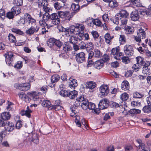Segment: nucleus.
<instances>
[{"instance_id": "nucleus-1", "label": "nucleus", "mask_w": 151, "mask_h": 151, "mask_svg": "<svg viewBox=\"0 0 151 151\" xmlns=\"http://www.w3.org/2000/svg\"><path fill=\"white\" fill-rule=\"evenodd\" d=\"M85 27L82 24L76 23V41L78 40H82L84 37L85 40H88L89 39V35L88 33L84 34Z\"/></svg>"}, {"instance_id": "nucleus-2", "label": "nucleus", "mask_w": 151, "mask_h": 151, "mask_svg": "<svg viewBox=\"0 0 151 151\" xmlns=\"http://www.w3.org/2000/svg\"><path fill=\"white\" fill-rule=\"evenodd\" d=\"M89 103L88 100L85 98L83 96H80L76 99V107L81 105L83 110L88 109Z\"/></svg>"}, {"instance_id": "nucleus-3", "label": "nucleus", "mask_w": 151, "mask_h": 151, "mask_svg": "<svg viewBox=\"0 0 151 151\" xmlns=\"http://www.w3.org/2000/svg\"><path fill=\"white\" fill-rule=\"evenodd\" d=\"M50 20L49 22H51L52 24H49V26L51 27L53 25H56L59 24L60 22V19L58 17V14L57 13L52 14L50 15Z\"/></svg>"}, {"instance_id": "nucleus-4", "label": "nucleus", "mask_w": 151, "mask_h": 151, "mask_svg": "<svg viewBox=\"0 0 151 151\" xmlns=\"http://www.w3.org/2000/svg\"><path fill=\"white\" fill-rule=\"evenodd\" d=\"M14 86L16 88L21 91H26L30 88V85L29 83H16L14 84Z\"/></svg>"}, {"instance_id": "nucleus-5", "label": "nucleus", "mask_w": 151, "mask_h": 151, "mask_svg": "<svg viewBox=\"0 0 151 151\" xmlns=\"http://www.w3.org/2000/svg\"><path fill=\"white\" fill-rule=\"evenodd\" d=\"M142 29V28L139 29L137 32V36L135 37V40L138 42H140L141 41V39H143L145 38L146 36V34L145 31L147 29V28Z\"/></svg>"}, {"instance_id": "nucleus-6", "label": "nucleus", "mask_w": 151, "mask_h": 151, "mask_svg": "<svg viewBox=\"0 0 151 151\" xmlns=\"http://www.w3.org/2000/svg\"><path fill=\"white\" fill-rule=\"evenodd\" d=\"M123 53L119 52V49L115 47L113 48L111 53V55L114 56V58L117 60H120L121 56L122 55Z\"/></svg>"}, {"instance_id": "nucleus-7", "label": "nucleus", "mask_w": 151, "mask_h": 151, "mask_svg": "<svg viewBox=\"0 0 151 151\" xmlns=\"http://www.w3.org/2000/svg\"><path fill=\"white\" fill-rule=\"evenodd\" d=\"M123 50L125 54L128 56H132L133 55V48L131 45H126L124 47Z\"/></svg>"}, {"instance_id": "nucleus-8", "label": "nucleus", "mask_w": 151, "mask_h": 151, "mask_svg": "<svg viewBox=\"0 0 151 151\" xmlns=\"http://www.w3.org/2000/svg\"><path fill=\"white\" fill-rule=\"evenodd\" d=\"M39 29V26L36 24L32 25L30 28L26 31V34L32 35L35 33L37 32Z\"/></svg>"}, {"instance_id": "nucleus-9", "label": "nucleus", "mask_w": 151, "mask_h": 151, "mask_svg": "<svg viewBox=\"0 0 151 151\" xmlns=\"http://www.w3.org/2000/svg\"><path fill=\"white\" fill-rule=\"evenodd\" d=\"M99 90L101 94V97L107 96L109 92V88L107 86L105 85L101 86L99 88Z\"/></svg>"}, {"instance_id": "nucleus-10", "label": "nucleus", "mask_w": 151, "mask_h": 151, "mask_svg": "<svg viewBox=\"0 0 151 151\" xmlns=\"http://www.w3.org/2000/svg\"><path fill=\"white\" fill-rule=\"evenodd\" d=\"M24 18L28 22V24H31L32 25L36 24V20L33 18L28 13H25L24 14Z\"/></svg>"}, {"instance_id": "nucleus-11", "label": "nucleus", "mask_w": 151, "mask_h": 151, "mask_svg": "<svg viewBox=\"0 0 151 151\" xmlns=\"http://www.w3.org/2000/svg\"><path fill=\"white\" fill-rule=\"evenodd\" d=\"M150 62L149 61H146V63L142 66V73L144 74H147L150 73L151 67H149Z\"/></svg>"}, {"instance_id": "nucleus-12", "label": "nucleus", "mask_w": 151, "mask_h": 151, "mask_svg": "<svg viewBox=\"0 0 151 151\" xmlns=\"http://www.w3.org/2000/svg\"><path fill=\"white\" fill-rule=\"evenodd\" d=\"M85 54L83 52L76 54V61L78 63H83L85 60Z\"/></svg>"}, {"instance_id": "nucleus-13", "label": "nucleus", "mask_w": 151, "mask_h": 151, "mask_svg": "<svg viewBox=\"0 0 151 151\" xmlns=\"http://www.w3.org/2000/svg\"><path fill=\"white\" fill-rule=\"evenodd\" d=\"M39 92L37 91H32L28 92L27 94L32 97L33 101H37L40 99L39 95Z\"/></svg>"}, {"instance_id": "nucleus-14", "label": "nucleus", "mask_w": 151, "mask_h": 151, "mask_svg": "<svg viewBox=\"0 0 151 151\" xmlns=\"http://www.w3.org/2000/svg\"><path fill=\"white\" fill-rule=\"evenodd\" d=\"M82 40H78L76 41V51L79 49H85L86 48V44Z\"/></svg>"}, {"instance_id": "nucleus-15", "label": "nucleus", "mask_w": 151, "mask_h": 151, "mask_svg": "<svg viewBox=\"0 0 151 151\" xmlns=\"http://www.w3.org/2000/svg\"><path fill=\"white\" fill-rule=\"evenodd\" d=\"M107 100L104 99L101 100L98 104L99 108L100 109L103 110L106 109L108 106L107 103Z\"/></svg>"}, {"instance_id": "nucleus-16", "label": "nucleus", "mask_w": 151, "mask_h": 151, "mask_svg": "<svg viewBox=\"0 0 151 151\" xmlns=\"http://www.w3.org/2000/svg\"><path fill=\"white\" fill-rule=\"evenodd\" d=\"M130 17L132 20L135 21L139 19V16L138 11L136 10L132 11L130 15Z\"/></svg>"}, {"instance_id": "nucleus-17", "label": "nucleus", "mask_w": 151, "mask_h": 151, "mask_svg": "<svg viewBox=\"0 0 151 151\" xmlns=\"http://www.w3.org/2000/svg\"><path fill=\"white\" fill-rule=\"evenodd\" d=\"M140 112V110L139 109H131L129 111H127L126 115L133 116L135 114H139Z\"/></svg>"}, {"instance_id": "nucleus-18", "label": "nucleus", "mask_w": 151, "mask_h": 151, "mask_svg": "<svg viewBox=\"0 0 151 151\" xmlns=\"http://www.w3.org/2000/svg\"><path fill=\"white\" fill-rule=\"evenodd\" d=\"M104 63L103 60H98L95 61L93 64V67L98 69H100L104 65Z\"/></svg>"}, {"instance_id": "nucleus-19", "label": "nucleus", "mask_w": 151, "mask_h": 151, "mask_svg": "<svg viewBox=\"0 0 151 151\" xmlns=\"http://www.w3.org/2000/svg\"><path fill=\"white\" fill-rule=\"evenodd\" d=\"M42 106L45 107L47 108L49 110L52 109V106L51 102L48 100H44L42 103Z\"/></svg>"}, {"instance_id": "nucleus-20", "label": "nucleus", "mask_w": 151, "mask_h": 151, "mask_svg": "<svg viewBox=\"0 0 151 151\" xmlns=\"http://www.w3.org/2000/svg\"><path fill=\"white\" fill-rule=\"evenodd\" d=\"M121 88L122 90L127 91L129 88V82L127 81H124L122 83Z\"/></svg>"}, {"instance_id": "nucleus-21", "label": "nucleus", "mask_w": 151, "mask_h": 151, "mask_svg": "<svg viewBox=\"0 0 151 151\" xmlns=\"http://www.w3.org/2000/svg\"><path fill=\"white\" fill-rule=\"evenodd\" d=\"M5 126V131L6 132L12 131L14 129V124L12 122H8Z\"/></svg>"}, {"instance_id": "nucleus-22", "label": "nucleus", "mask_w": 151, "mask_h": 151, "mask_svg": "<svg viewBox=\"0 0 151 151\" xmlns=\"http://www.w3.org/2000/svg\"><path fill=\"white\" fill-rule=\"evenodd\" d=\"M117 14L119 19L127 18L129 15V14L125 10H121L119 13H118Z\"/></svg>"}, {"instance_id": "nucleus-23", "label": "nucleus", "mask_w": 151, "mask_h": 151, "mask_svg": "<svg viewBox=\"0 0 151 151\" xmlns=\"http://www.w3.org/2000/svg\"><path fill=\"white\" fill-rule=\"evenodd\" d=\"M136 141L139 144L138 146V149L139 151H143L145 149L146 145L144 143L142 142L141 139H137L136 140Z\"/></svg>"}, {"instance_id": "nucleus-24", "label": "nucleus", "mask_w": 151, "mask_h": 151, "mask_svg": "<svg viewBox=\"0 0 151 151\" xmlns=\"http://www.w3.org/2000/svg\"><path fill=\"white\" fill-rule=\"evenodd\" d=\"M139 11L140 14L143 15L148 14L149 13H151V4L149 6L148 11L145 9L141 8L139 9Z\"/></svg>"}, {"instance_id": "nucleus-25", "label": "nucleus", "mask_w": 151, "mask_h": 151, "mask_svg": "<svg viewBox=\"0 0 151 151\" xmlns=\"http://www.w3.org/2000/svg\"><path fill=\"white\" fill-rule=\"evenodd\" d=\"M136 59L137 65H139L141 66L144 65L146 63L144 59L141 57H137L136 58Z\"/></svg>"}, {"instance_id": "nucleus-26", "label": "nucleus", "mask_w": 151, "mask_h": 151, "mask_svg": "<svg viewBox=\"0 0 151 151\" xmlns=\"http://www.w3.org/2000/svg\"><path fill=\"white\" fill-rule=\"evenodd\" d=\"M124 31L126 34H131L134 32V28L131 26H125L124 27Z\"/></svg>"}, {"instance_id": "nucleus-27", "label": "nucleus", "mask_w": 151, "mask_h": 151, "mask_svg": "<svg viewBox=\"0 0 151 151\" xmlns=\"http://www.w3.org/2000/svg\"><path fill=\"white\" fill-rule=\"evenodd\" d=\"M28 106L27 107V110L26 111L22 110L21 111V114L22 115H25L28 118H30L31 116L30 113L32 112V111L29 109Z\"/></svg>"}, {"instance_id": "nucleus-28", "label": "nucleus", "mask_w": 151, "mask_h": 151, "mask_svg": "<svg viewBox=\"0 0 151 151\" xmlns=\"http://www.w3.org/2000/svg\"><path fill=\"white\" fill-rule=\"evenodd\" d=\"M32 141L34 143L37 144L39 143L38 136L37 133H32Z\"/></svg>"}, {"instance_id": "nucleus-29", "label": "nucleus", "mask_w": 151, "mask_h": 151, "mask_svg": "<svg viewBox=\"0 0 151 151\" xmlns=\"http://www.w3.org/2000/svg\"><path fill=\"white\" fill-rule=\"evenodd\" d=\"M11 11L13 12L14 15H17L21 13V9L18 6L13 7Z\"/></svg>"}, {"instance_id": "nucleus-30", "label": "nucleus", "mask_w": 151, "mask_h": 151, "mask_svg": "<svg viewBox=\"0 0 151 151\" xmlns=\"http://www.w3.org/2000/svg\"><path fill=\"white\" fill-rule=\"evenodd\" d=\"M1 118L3 120H5L9 119L10 115L9 112H4L1 114Z\"/></svg>"}, {"instance_id": "nucleus-31", "label": "nucleus", "mask_w": 151, "mask_h": 151, "mask_svg": "<svg viewBox=\"0 0 151 151\" xmlns=\"http://www.w3.org/2000/svg\"><path fill=\"white\" fill-rule=\"evenodd\" d=\"M86 86L89 89H93L95 87L96 83L95 82L93 81H89L86 83Z\"/></svg>"}, {"instance_id": "nucleus-32", "label": "nucleus", "mask_w": 151, "mask_h": 151, "mask_svg": "<svg viewBox=\"0 0 151 151\" xmlns=\"http://www.w3.org/2000/svg\"><path fill=\"white\" fill-rule=\"evenodd\" d=\"M5 55L6 59H8L10 60H13L14 59V55L13 53L12 52H8Z\"/></svg>"}, {"instance_id": "nucleus-33", "label": "nucleus", "mask_w": 151, "mask_h": 151, "mask_svg": "<svg viewBox=\"0 0 151 151\" xmlns=\"http://www.w3.org/2000/svg\"><path fill=\"white\" fill-rule=\"evenodd\" d=\"M38 4L39 7L45 6L48 5V3L46 0H38Z\"/></svg>"}, {"instance_id": "nucleus-34", "label": "nucleus", "mask_w": 151, "mask_h": 151, "mask_svg": "<svg viewBox=\"0 0 151 151\" xmlns=\"http://www.w3.org/2000/svg\"><path fill=\"white\" fill-rule=\"evenodd\" d=\"M110 20L114 24H119V21H120V19L118 15L117 14L114 17L111 18Z\"/></svg>"}, {"instance_id": "nucleus-35", "label": "nucleus", "mask_w": 151, "mask_h": 151, "mask_svg": "<svg viewBox=\"0 0 151 151\" xmlns=\"http://www.w3.org/2000/svg\"><path fill=\"white\" fill-rule=\"evenodd\" d=\"M130 1L134 6L141 7L142 6V4L140 2V0H130Z\"/></svg>"}, {"instance_id": "nucleus-36", "label": "nucleus", "mask_w": 151, "mask_h": 151, "mask_svg": "<svg viewBox=\"0 0 151 151\" xmlns=\"http://www.w3.org/2000/svg\"><path fill=\"white\" fill-rule=\"evenodd\" d=\"M60 77L58 75L55 74L53 75L51 77V81L52 82L54 83L57 82L59 80Z\"/></svg>"}, {"instance_id": "nucleus-37", "label": "nucleus", "mask_w": 151, "mask_h": 151, "mask_svg": "<svg viewBox=\"0 0 151 151\" xmlns=\"http://www.w3.org/2000/svg\"><path fill=\"white\" fill-rule=\"evenodd\" d=\"M69 80L70 81V87L72 89H75L76 86V85H75L76 81L75 79H73L72 78V77H70L69 78Z\"/></svg>"}, {"instance_id": "nucleus-38", "label": "nucleus", "mask_w": 151, "mask_h": 151, "mask_svg": "<svg viewBox=\"0 0 151 151\" xmlns=\"http://www.w3.org/2000/svg\"><path fill=\"white\" fill-rule=\"evenodd\" d=\"M120 99L124 101V103H125V101H126L129 98L128 94L125 93H122L120 96Z\"/></svg>"}, {"instance_id": "nucleus-39", "label": "nucleus", "mask_w": 151, "mask_h": 151, "mask_svg": "<svg viewBox=\"0 0 151 151\" xmlns=\"http://www.w3.org/2000/svg\"><path fill=\"white\" fill-rule=\"evenodd\" d=\"M109 6L111 8L116 7L117 6V3L115 0H111L108 2Z\"/></svg>"}, {"instance_id": "nucleus-40", "label": "nucleus", "mask_w": 151, "mask_h": 151, "mask_svg": "<svg viewBox=\"0 0 151 151\" xmlns=\"http://www.w3.org/2000/svg\"><path fill=\"white\" fill-rule=\"evenodd\" d=\"M70 42L73 45L74 50L76 51V37L74 36H71L70 40Z\"/></svg>"}, {"instance_id": "nucleus-41", "label": "nucleus", "mask_w": 151, "mask_h": 151, "mask_svg": "<svg viewBox=\"0 0 151 151\" xmlns=\"http://www.w3.org/2000/svg\"><path fill=\"white\" fill-rule=\"evenodd\" d=\"M76 27L74 25H71L68 28V34H74L75 32Z\"/></svg>"}, {"instance_id": "nucleus-42", "label": "nucleus", "mask_w": 151, "mask_h": 151, "mask_svg": "<svg viewBox=\"0 0 151 151\" xmlns=\"http://www.w3.org/2000/svg\"><path fill=\"white\" fill-rule=\"evenodd\" d=\"M94 19L92 18L89 17L88 18L86 21V22L89 26H91L93 24Z\"/></svg>"}, {"instance_id": "nucleus-43", "label": "nucleus", "mask_w": 151, "mask_h": 151, "mask_svg": "<svg viewBox=\"0 0 151 151\" xmlns=\"http://www.w3.org/2000/svg\"><path fill=\"white\" fill-rule=\"evenodd\" d=\"M95 108L96 106L94 104L91 102H89L88 109L89 110H94V112H95V113H97V112L96 111Z\"/></svg>"}, {"instance_id": "nucleus-44", "label": "nucleus", "mask_w": 151, "mask_h": 151, "mask_svg": "<svg viewBox=\"0 0 151 151\" xmlns=\"http://www.w3.org/2000/svg\"><path fill=\"white\" fill-rule=\"evenodd\" d=\"M12 31L13 32L20 35H23L24 34L22 31H21L20 29L15 28L12 29Z\"/></svg>"}, {"instance_id": "nucleus-45", "label": "nucleus", "mask_w": 151, "mask_h": 151, "mask_svg": "<svg viewBox=\"0 0 151 151\" xmlns=\"http://www.w3.org/2000/svg\"><path fill=\"white\" fill-rule=\"evenodd\" d=\"M142 110L144 113H149L151 112V107L149 105L145 106L143 108Z\"/></svg>"}, {"instance_id": "nucleus-46", "label": "nucleus", "mask_w": 151, "mask_h": 151, "mask_svg": "<svg viewBox=\"0 0 151 151\" xmlns=\"http://www.w3.org/2000/svg\"><path fill=\"white\" fill-rule=\"evenodd\" d=\"M73 15H74V14H73V13L71 14L68 12L66 11L64 18L66 20H70Z\"/></svg>"}, {"instance_id": "nucleus-47", "label": "nucleus", "mask_w": 151, "mask_h": 151, "mask_svg": "<svg viewBox=\"0 0 151 151\" xmlns=\"http://www.w3.org/2000/svg\"><path fill=\"white\" fill-rule=\"evenodd\" d=\"M93 52L94 54V56L96 58H99L101 57L102 55V54L100 51L98 49H95L94 50V52Z\"/></svg>"}, {"instance_id": "nucleus-48", "label": "nucleus", "mask_w": 151, "mask_h": 151, "mask_svg": "<svg viewBox=\"0 0 151 151\" xmlns=\"http://www.w3.org/2000/svg\"><path fill=\"white\" fill-rule=\"evenodd\" d=\"M9 41L12 42L14 43L16 41V39L15 37L12 34H9L8 36Z\"/></svg>"}, {"instance_id": "nucleus-49", "label": "nucleus", "mask_w": 151, "mask_h": 151, "mask_svg": "<svg viewBox=\"0 0 151 151\" xmlns=\"http://www.w3.org/2000/svg\"><path fill=\"white\" fill-rule=\"evenodd\" d=\"M121 60H122V61L124 63L127 64L128 63L130 62L129 58L128 56H121Z\"/></svg>"}, {"instance_id": "nucleus-50", "label": "nucleus", "mask_w": 151, "mask_h": 151, "mask_svg": "<svg viewBox=\"0 0 151 151\" xmlns=\"http://www.w3.org/2000/svg\"><path fill=\"white\" fill-rule=\"evenodd\" d=\"M86 49L87 50H88L90 51V50H92L93 48V43L91 42H89L87 43L86 45Z\"/></svg>"}, {"instance_id": "nucleus-51", "label": "nucleus", "mask_w": 151, "mask_h": 151, "mask_svg": "<svg viewBox=\"0 0 151 151\" xmlns=\"http://www.w3.org/2000/svg\"><path fill=\"white\" fill-rule=\"evenodd\" d=\"M55 39L54 38H51L49 39L47 42V44L48 46L51 47L54 45L55 41Z\"/></svg>"}, {"instance_id": "nucleus-52", "label": "nucleus", "mask_w": 151, "mask_h": 151, "mask_svg": "<svg viewBox=\"0 0 151 151\" xmlns=\"http://www.w3.org/2000/svg\"><path fill=\"white\" fill-rule=\"evenodd\" d=\"M59 94L63 97L68 96L69 92L65 90H61L59 92Z\"/></svg>"}, {"instance_id": "nucleus-53", "label": "nucleus", "mask_w": 151, "mask_h": 151, "mask_svg": "<svg viewBox=\"0 0 151 151\" xmlns=\"http://www.w3.org/2000/svg\"><path fill=\"white\" fill-rule=\"evenodd\" d=\"M119 41L121 44H124L126 42L125 36L123 35H120L119 38Z\"/></svg>"}, {"instance_id": "nucleus-54", "label": "nucleus", "mask_w": 151, "mask_h": 151, "mask_svg": "<svg viewBox=\"0 0 151 151\" xmlns=\"http://www.w3.org/2000/svg\"><path fill=\"white\" fill-rule=\"evenodd\" d=\"M91 34L95 40L99 37V35L98 32L96 31H93L91 32Z\"/></svg>"}, {"instance_id": "nucleus-55", "label": "nucleus", "mask_w": 151, "mask_h": 151, "mask_svg": "<svg viewBox=\"0 0 151 151\" xmlns=\"http://www.w3.org/2000/svg\"><path fill=\"white\" fill-rule=\"evenodd\" d=\"M14 4L18 6H21L22 4V0H14L13 1Z\"/></svg>"}, {"instance_id": "nucleus-56", "label": "nucleus", "mask_w": 151, "mask_h": 151, "mask_svg": "<svg viewBox=\"0 0 151 151\" xmlns=\"http://www.w3.org/2000/svg\"><path fill=\"white\" fill-rule=\"evenodd\" d=\"M143 96V95L139 92H135L133 94V97L135 98H141Z\"/></svg>"}, {"instance_id": "nucleus-57", "label": "nucleus", "mask_w": 151, "mask_h": 151, "mask_svg": "<svg viewBox=\"0 0 151 151\" xmlns=\"http://www.w3.org/2000/svg\"><path fill=\"white\" fill-rule=\"evenodd\" d=\"M68 96L71 99H73L76 97V91L75 90L69 92Z\"/></svg>"}, {"instance_id": "nucleus-58", "label": "nucleus", "mask_w": 151, "mask_h": 151, "mask_svg": "<svg viewBox=\"0 0 151 151\" xmlns=\"http://www.w3.org/2000/svg\"><path fill=\"white\" fill-rule=\"evenodd\" d=\"M50 18V15L47 12H45L43 14L42 19L44 21L48 20Z\"/></svg>"}, {"instance_id": "nucleus-59", "label": "nucleus", "mask_w": 151, "mask_h": 151, "mask_svg": "<svg viewBox=\"0 0 151 151\" xmlns=\"http://www.w3.org/2000/svg\"><path fill=\"white\" fill-rule=\"evenodd\" d=\"M93 24L97 26L100 27L101 24V22L99 19H94Z\"/></svg>"}, {"instance_id": "nucleus-60", "label": "nucleus", "mask_w": 151, "mask_h": 151, "mask_svg": "<svg viewBox=\"0 0 151 151\" xmlns=\"http://www.w3.org/2000/svg\"><path fill=\"white\" fill-rule=\"evenodd\" d=\"M5 17V12L4 9H0V17L2 19H4Z\"/></svg>"}, {"instance_id": "nucleus-61", "label": "nucleus", "mask_w": 151, "mask_h": 151, "mask_svg": "<svg viewBox=\"0 0 151 151\" xmlns=\"http://www.w3.org/2000/svg\"><path fill=\"white\" fill-rule=\"evenodd\" d=\"M63 109V107L59 104L52 106V109H54L56 111L61 110Z\"/></svg>"}, {"instance_id": "nucleus-62", "label": "nucleus", "mask_w": 151, "mask_h": 151, "mask_svg": "<svg viewBox=\"0 0 151 151\" xmlns=\"http://www.w3.org/2000/svg\"><path fill=\"white\" fill-rule=\"evenodd\" d=\"M22 66V61H18L17 62V63L14 66L15 68L17 69H20L21 68Z\"/></svg>"}, {"instance_id": "nucleus-63", "label": "nucleus", "mask_w": 151, "mask_h": 151, "mask_svg": "<svg viewBox=\"0 0 151 151\" xmlns=\"http://www.w3.org/2000/svg\"><path fill=\"white\" fill-rule=\"evenodd\" d=\"M109 59V56L106 55L104 54L103 55V58L102 59V60H103V62H106L108 61Z\"/></svg>"}, {"instance_id": "nucleus-64", "label": "nucleus", "mask_w": 151, "mask_h": 151, "mask_svg": "<svg viewBox=\"0 0 151 151\" xmlns=\"http://www.w3.org/2000/svg\"><path fill=\"white\" fill-rule=\"evenodd\" d=\"M124 149L125 151H132L133 150V147L131 145H126L125 146Z\"/></svg>"}]
</instances>
